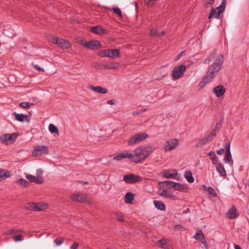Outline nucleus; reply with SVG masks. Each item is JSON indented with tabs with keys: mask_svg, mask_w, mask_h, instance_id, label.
Wrapping results in <instances>:
<instances>
[{
	"mask_svg": "<svg viewBox=\"0 0 249 249\" xmlns=\"http://www.w3.org/2000/svg\"><path fill=\"white\" fill-rule=\"evenodd\" d=\"M224 152V149L223 148H222V149L217 150V154L221 155L223 154Z\"/></svg>",
	"mask_w": 249,
	"mask_h": 249,
	"instance_id": "obj_60",
	"label": "nucleus"
},
{
	"mask_svg": "<svg viewBox=\"0 0 249 249\" xmlns=\"http://www.w3.org/2000/svg\"><path fill=\"white\" fill-rule=\"evenodd\" d=\"M89 88L91 90L98 93L106 94L108 92V90L107 89L101 86L94 87L93 86L90 85Z\"/></svg>",
	"mask_w": 249,
	"mask_h": 249,
	"instance_id": "obj_18",
	"label": "nucleus"
},
{
	"mask_svg": "<svg viewBox=\"0 0 249 249\" xmlns=\"http://www.w3.org/2000/svg\"><path fill=\"white\" fill-rule=\"evenodd\" d=\"M17 182L19 184H20L25 187H28L29 184V182L26 179H23V178H20V179H18L17 181Z\"/></svg>",
	"mask_w": 249,
	"mask_h": 249,
	"instance_id": "obj_37",
	"label": "nucleus"
},
{
	"mask_svg": "<svg viewBox=\"0 0 249 249\" xmlns=\"http://www.w3.org/2000/svg\"><path fill=\"white\" fill-rule=\"evenodd\" d=\"M17 135L16 133L6 134L0 137V141L5 144L13 143L16 140Z\"/></svg>",
	"mask_w": 249,
	"mask_h": 249,
	"instance_id": "obj_6",
	"label": "nucleus"
},
{
	"mask_svg": "<svg viewBox=\"0 0 249 249\" xmlns=\"http://www.w3.org/2000/svg\"><path fill=\"white\" fill-rule=\"evenodd\" d=\"M22 231H23L22 230H17V229H12V230H8V231H7L6 234H15V233H16L18 232H22Z\"/></svg>",
	"mask_w": 249,
	"mask_h": 249,
	"instance_id": "obj_46",
	"label": "nucleus"
},
{
	"mask_svg": "<svg viewBox=\"0 0 249 249\" xmlns=\"http://www.w3.org/2000/svg\"><path fill=\"white\" fill-rule=\"evenodd\" d=\"M81 45L91 50L97 49L101 47L100 42L98 40H91L89 42L82 41Z\"/></svg>",
	"mask_w": 249,
	"mask_h": 249,
	"instance_id": "obj_11",
	"label": "nucleus"
},
{
	"mask_svg": "<svg viewBox=\"0 0 249 249\" xmlns=\"http://www.w3.org/2000/svg\"><path fill=\"white\" fill-rule=\"evenodd\" d=\"M204 190L207 192L209 194L213 195V196H216V193L213 188L211 187L203 186Z\"/></svg>",
	"mask_w": 249,
	"mask_h": 249,
	"instance_id": "obj_33",
	"label": "nucleus"
},
{
	"mask_svg": "<svg viewBox=\"0 0 249 249\" xmlns=\"http://www.w3.org/2000/svg\"><path fill=\"white\" fill-rule=\"evenodd\" d=\"M158 244H159V246L160 247L164 248V249H168L167 248L165 247V246L167 244L166 239H162L158 241Z\"/></svg>",
	"mask_w": 249,
	"mask_h": 249,
	"instance_id": "obj_39",
	"label": "nucleus"
},
{
	"mask_svg": "<svg viewBox=\"0 0 249 249\" xmlns=\"http://www.w3.org/2000/svg\"><path fill=\"white\" fill-rule=\"evenodd\" d=\"M178 144L177 139H172L167 141L164 144V149L165 151H170L175 149Z\"/></svg>",
	"mask_w": 249,
	"mask_h": 249,
	"instance_id": "obj_10",
	"label": "nucleus"
},
{
	"mask_svg": "<svg viewBox=\"0 0 249 249\" xmlns=\"http://www.w3.org/2000/svg\"><path fill=\"white\" fill-rule=\"evenodd\" d=\"M208 155L210 157V159L211 160L217 158V156L214 151H210Z\"/></svg>",
	"mask_w": 249,
	"mask_h": 249,
	"instance_id": "obj_52",
	"label": "nucleus"
},
{
	"mask_svg": "<svg viewBox=\"0 0 249 249\" xmlns=\"http://www.w3.org/2000/svg\"><path fill=\"white\" fill-rule=\"evenodd\" d=\"M234 249H241V248L239 246H238V245H234Z\"/></svg>",
	"mask_w": 249,
	"mask_h": 249,
	"instance_id": "obj_63",
	"label": "nucleus"
},
{
	"mask_svg": "<svg viewBox=\"0 0 249 249\" xmlns=\"http://www.w3.org/2000/svg\"><path fill=\"white\" fill-rule=\"evenodd\" d=\"M175 182L167 180L163 182H160L159 183L160 185H162V186L166 187L168 188H174Z\"/></svg>",
	"mask_w": 249,
	"mask_h": 249,
	"instance_id": "obj_29",
	"label": "nucleus"
},
{
	"mask_svg": "<svg viewBox=\"0 0 249 249\" xmlns=\"http://www.w3.org/2000/svg\"><path fill=\"white\" fill-rule=\"evenodd\" d=\"M134 199V195L131 193H127L124 196V202L126 204H132Z\"/></svg>",
	"mask_w": 249,
	"mask_h": 249,
	"instance_id": "obj_25",
	"label": "nucleus"
},
{
	"mask_svg": "<svg viewBox=\"0 0 249 249\" xmlns=\"http://www.w3.org/2000/svg\"><path fill=\"white\" fill-rule=\"evenodd\" d=\"M90 31L93 33L98 35H107L108 33L107 30L103 28L100 26L92 27L90 29Z\"/></svg>",
	"mask_w": 249,
	"mask_h": 249,
	"instance_id": "obj_15",
	"label": "nucleus"
},
{
	"mask_svg": "<svg viewBox=\"0 0 249 249\" xmlns=\"http://www.w3.org/2000/svg\"><path fill=\"white\" fill-rule=\"evenodd\" d=\"M216 54V52H213L212 54H211L210 55V57H209L205 60L204 63L205 64L210 63V62L211 61V58H213L215 57Z\"/></svg>",
	"mask_w": 249,
	"mask_h": 249,
	"instance_id": "obj_47",
	"label": "nucleus"
},
{
	"mask_svg": "<svg viewBox=\"0 0 249 249\" xmlns=\"http://www.w3.org/2000/svg\"><path fill=\"white\" fill-rule=\"evenodd\" d=\"M160 195L170 199H174L175 198V196L172 194L170 193L165 190H163L161 192H160Z\"/></svg>",
	"mask_w": 249,
	"mask_h": 249,
	"instance_id": "obj_30",
	"label": "nucleus"
},
{
	"mask_svg": "<svg viewBox=\"0 0 249 249\" xmlns=\"http://www.w3.org/2000/svg\"><path fill=\"white\" fill-rule=\"evenodd\" d=\"M36 178H37L41 181V184H42L44 182V179L43 178L42 174L43 171L41 169H39L36 171Z\"/></svg>",
	"mask_w": 249,
	"mask_h": 249,
	"instance_id": "obj_35",
	"label": "nucleus"
},
{
	"mask_svg": "<svg viewBox=\"0 0 249 249\" xmlns=\"http://www.w3.org/2000/svg\"><path fill=\"white\" fill-rule=\"evenodd\" d=\"M216 171L218 172L221 177H225L227 176L226 171L221 164H219V165L215 167Z\"/></svg>",
	"mask_w": 249,
	"mask_h": 249,
	"instance_id": "obj_24",
	"label": "nucleus"
},
{
	"mask_svg": "<svg viewBox=\"0 0 249 249\" xmlns=\"http://www.w3.org/2000/svg\"><path fill=\"white\" fill-rule=\"evenodd\" d=\"M13 115L16 119L19 122H22L25 121L29 122L30 121V119L28 118V116L24 114L14 112Z\"/></svg>",
	"mask_w": 249,
	"mask_h": 249,
	"instance_id": "obj_20",
	"label": "nucleus"
},
{
	"mask_svg": "<svg viewBox=\"0 0 249 249\" xmlns=\"http://www.w3.org/2000/svg\"><path fill=\"white\" fill-rule=\"evenodd\" d=\"M98 55L102 57H109L110 58H119L120 57L119 49H106L98 52Z\"/></svg>",
	"mask_w": 249,
	"mask_h": 249,
	"instance_id": "obj_3",
	"label": "nucleus"
},
{
	"mask_svg": "<svg viewBox=\"0 0 249 249\" xmlns=\"http://www.w3.org/2000/svg\"><path fill=\"white\" fill-rule=\"evenodd\" d=\"M226 6L225 0H222V1L219 6L214 9L212 8L209 16V19H211L213 16L217 19L220 18V14L223 12Z\"/></svg>",
	"mask_w": 249,
	"mask_h": 249,
	"instance_id": "obj_5",
	"label": "nucleus"
},
{
	"mask_svg": "<svg viewBox=\"0 0 249 249\" xmlns=\"http://www.w3.org/2000/svg\"><path fill=\"white\" fill-rule=\"evenodd\" d=\"M123 180L127 183L134 184L142 180V178L133 174H129L124 176Z\"/></svg>",
	"mask_w": 249,
	"mask_h": 249,
	"instance_id": "obj_9",
	"label": "nucleus"
},
{
	"mask_svg": "<svg viewBox=\"0 0 249 249\" xmlns=\"http://www.w3.org/2000/svg\"><path fill=\"white\" fill-rule=\"evenodd\" d=\"M154 204L155 207L160 211H164L166 209L165 204L161 201L154 200Z\"/></svg>",
	"mask_w": 249,
	"mask_h": 249,
	"instance_id": "obj_23",
	"label": "nucleus"
},
{
	"mask_svg": "<svg viewBox=\"0 0 249 249\" xmlns=\"http://www.w3.org/2000/svg\"><path fill=\"white\" fill-rule=\"evenodd\" d=\"M184 177L189 182L192 183L194 181V178L193 177L191 171H185L184 173Z\"/></svg>",
	"mask_w": 249,
	"mask_h": 249,
	"instance_id": "obj_26",
	"label": "nucleus"
},
{
	"mask_svg": "<svg viewBox=\"0 0 249 249\" xmlns=\"http://www.w3.org/2000/svg\"><path fill=\"white\" fill-rule=\"evenodd\" d=\"M87 198V195L83 193H77L70 196V198L72 200L81 203L85 202Z\"/></svg>",
	"mask_w": 249,
	"mask_h": 249,
	"instance_id": "obj_13",
	"label": "nucleus"
},
{
	"mask_svg": "<svg viewBox=\"0 0 249 249\" xmlns=\"http://www.w3.org/2000/svg\"><path fill=\"white\" fill-rule=\"evenodd\" d=\"M226 92L225 88L222 85L216 86L213 89V92L216 97H220L224 95Z\"/></svg>",
	"mask_w": 249,
	"mask_h": 249,
	"instance_id": "obj_14",
	"label": "nucleus"
},
{
	"mask_svg": "<svg viewBox=\"0 0 249 249\" xmlns=\"http://www.w3.org/2000/svg\"><path fill=\"white\" fill-rule=\"evenodd\" d=\"M35 203H30L27 204V205L26 206V208L30 210L35 211Z\"/></svg>",
	"mask_w": 249,
	"mask_h": 249,
	"instance_id": "obj_50",
	"label": "nucleus"
},
{
	"mask_svg": "<svg viewBox=\"0 0 249 249\" xmlns=\"http://www.w3.org/2000/svg\"><path fill=\"white\" fill-rule=\"evenodd\" d=\"M208 143V141L206 140L204 138L202 139L199 140V141L196 143L197 147H202L204 145L207 144Z\"/></svg>",
	"mask_w": 249,
	"mask_h": 249,
	"instance_id": "obj_40",
	"label": "nucleus"
},
{
	"mask_svg": "<svg viewBox=\"0 0 249 249\" xmlns=\"http://www.w3.org/2000/svg\"><path fill=\"white\" fill-rule=\"evenodd\" d=\"M79 246V244L78 243H74L71 247L70 249H77Z\"/></svg>",
	"mask_w": 249,
	"mask_h": 249,
	"instance_id": "obj_59",
	"label": "nucleus"
},
{
	"mask_svg": "<svg viewBox=\"0 0 249 249\" xmlns=\"http://www.w3.org/2000/svg\"><path fill=\"white\" fill-rule=\"evenodd\" d=\"M115 214L118 221L120 222H124V215L121 212H117L115 213Z\"/></svg>",
	"mask_w": 249,
	"mask_h": 249,
	"instance_id": "obj_42",
	"label": "nucleus"
},
{
	"mask_svg": "<svg viewBox=\"0 0 249 249\" xmlns=\"http://www.w3.org/2000/svg\"><path fill=\"white\" fill-rule=\"evenodd\" d=\"M238 215L237 209L234 206L230 208L227 213V216L230 219H234L238 217Z\"/></svg>",
	"mask_w": 249,
	"mask_h": 249,
	"instance_id": "obj_17",
	"label": "nucleus"
},
{
	"mask_svg": "<svg viewBox=\"0 0 249 249\" xmlns=\"http://www.w3.org/2000/svg\"><path fill=\"white\" fill-rule=\"evenodd\" d=\"M49 130L52 133H59V130L58 128L53 124H50L49 125Z\"/></svg>",
	"mask_w": 249,
	"mask_h": 249,
	"instance_id": "obj_36",
	"label": "nucleus"
},
{
	"mask_svg": "<svg viewBox=\"0 0 249 249\" xmlns=\"http://www.w3.org/2000/svg\"><path fill=\"white\" fill-rule=\"evenodd\" d=\"M128 159L129 160V152H125L120 153L119 155L114 156L112 160H114L120 161L124 159Z\"/></svg>",
	"mask_w": 249,
	"mask_h": 249,
	"instance_id": "obj_19",
	"label": "nucleus"
},
{
	"mask_svg": "<svg viewBox=\"0 0 249 249\" xmlns=\"http://www.w3.org/2000/svg\"><path fill=\"white\" fill-rule=\"evenodd\" d=\"M157 34V30L153 28L151 29L150 33V36H156Z\"/></svg>",
	"mask_w": 249,
	"mask_h": 249,
	"instance_id": "obj_57",
	"label": "nucleus"
},
{
	"mask_svg": "<svg viewBox=\"0 0 249 249\" xmlns=\"http://www.w3.org/2000/svg\"><path fill=\"white\" fill-rule=\"evenodd\" d=\"M32 65L33 66V67L36 70L38 71H42V72H43L44 71V70L43 68H41L40 67H39V66L37 65H35V64H32Z\"/></svg>",
	"mask_w": 249,
	"mask_h": 249,
	"instance_id": "obj_55",
	"label": "nucleus"
},
{
	"mask_svg": "<svg viewBox=\"0 0 249 249\" xmlns=\"http://www.w3.org/2000/svg\"><path fill=\"white\" fill-rule=\"evenodd\" d=\"M224 160L226 163H228L231 165H233V162L231 158V153H225Z\"/></svg>",
	"mask_w": 249,
	"mask_h": 249,
	"instance_id": "obj_28",
	"label": "nucleus"
},
{
	"mask_svg": "<svg viewBox=\"0 0 249 249\" xmlns=\"http://www.w3.org/2000/svg\"><path fill=\"white\" fill-rule=\"evenodd\" d=\"M48 153L49 149L47 146L38 145L35 147L32 154L34 157H39L44 155H47Z\"/></svg>",
	"mask_w": 249,
	"mask_h": 249,
	"instance_id": "obj_8",
	"label": "nucleus"
},
{
	"mask_svg": "<svg viewBox=\"0 0 249 249\" xmlns=\"http://www.w3.org/2000/svg\"><path fill=\"white\" fill-rule=\"evenodd\" d=\"M32 105H33V103H30L27 102H22L19 104L20 107L23 108H27Z\"/></svg>",
	"mask_w": 249,
	"mask_h": 249,
	"instance_id": "obj_41",
	"label": "nucleus"
},
{
	"mask_svg": "<svg viewBox=\"0 0 249 249\" xmlns=\"http://www.w3.org/2000/svg\"><path fill=\"white\" fill-rule=\"evenodd\" d=\"M64 242L63 239L62 238H58L54 240V243L56 245L59 246L61 245Z\"/></svg>",
	"mask_w": 249,
	"mask_h": 249,
	"instance_id": "obj_51",
	"label": "nucleus"
},
{
	"mask_svg": "<svg viewBox=\"0 0 249 249\" xmlns=\"http://www.w3.org/2000/svg\"><path fill=\"white\" fill-rule=\"evenodd\" d=\"M26 177L28 179L32 182L36 183L37 184H41V181L38 180L36 177L29 174L26 175Z\"/></svg>",
	"mask_w": 249,
	"mask_h": 249,
	"instance_id": "obj_27",
	"label": "nucleus"
},
{
	"mask_svg": "<svg viewBox=\"0 0 249 249\" xmlns=\"http://www.w3.org/2000/svg\"><path fill=\"white\" fill-rule=\"evenodd\" d=\"M186 67L184 65H181L178 67H175L172 74V78L174 80H176L183 75L186 71Z\"/></svg>",
	"mask_w": 249,
	"mask_h": 249,
	"instance_id": "obj_7",
	"label": "nucleus"
},
{
	"mask_svg": "<svg viewBox=\"0 0 249 249\" xmlns=\"http://www.w3.org/2000/svg\"><path fill=\"white\" fill-rule=\"evenodd\" d=\"M171 173L170 170H166L163 172V176L166 178H175L178 175V173L176 170H172Z\"/></svg>",
	"mask_w": 249,
	"mask_h": 249,
	"instance_id": "obj_21",
	"label": "nucleus"
},
{
	"mask_svg": "<svg viewBox=\"0 0 249 249\" xmlns=\"http://www.w3.org/2000/svg\"><path fill=\"white\" fill-rule=\"evenodd\" d=\"M120 64L116 61H111L108 62L106 64H103L102 68L107 69H113L119 68Z\"/></svg>",
	"mask_w": 249,
	"mask_h": 249,
	"instance_id": "obj_16",
	"label": "nucleus"
},
{
	"mask_svg": "<svg viewBox=\"0 0 249 249\" xmlns=\"http://www.w3.org/2000/svg\"><path fill=\"white\" fill-rule=\"evenodd\" d=\"M164 33H165L164 32L162 31V32H160V33L158 34V36L159 37L161 36H162L163 35H164Z\"/></svg>",
	"mask_w": 249,
	"mask_h": 249,
	"instance_id": "obj_62",
	"label": "nucleus"
},
{
	"mask_svg": "<svg viewBox=\"0 0 249 249\" xmlns=\"http://www.w3.org/2000/svg\"><path fill=\"white\" fill-rule=\"evenodd\" d=\"M225 148L226 149V153H231L230 144L229 143H227L225 146Z\"/></svg>",
	"mask_w": 249,
	"mask_h": 249,
	"instance_id": "obj_58",
	"label": "nucleus"
},
{
	"mask_svg": "<svg viewBox=\"0 0 249 249\" xmlns=\"http://www.w3.org/2000/svg\"><path fill=\"white\" fill-rule=\"evenodd\" d=\"M11 174L9 171L5 169H0V181L9 178Z\"/></svg>",
	"mask_w": 249,
	"mask_h": 249,
	"instance_id": "obj_22",
	"label": "nucleus"
},
{
	"mask_svg": "<svg viewBox=\"0 0 249 249\" xmlns=\"http://www.w3.org/2000/svg\"><path fill=\"white\" fill-rule=\"evenodd\" d=\"M112 10L114 13H115L118 16V17H122V13L120 8H119L118 7H114L113 8Z\"/></svg>",
	"mask_w": 249,
	"mask_h": 249,
	"instance_id": "obj_43",
	"label": "nucleus"
},
{
	"mask_svg": "<svg viewBox=\"0 0 249 249\" xmlns=\"http://www.w3.org/2000/svg\"><path fill=\"white\" fill-rule=\"evenodd\" d=\"M196 240H202L205 238L204 235L202 231H198L194 236Z\"/></svg>",
	"mask_w": 249,
	"mask_h": 249,
	"instance_id": "obj_34",
	"label": "nucleus"
},
{
	"mask_svg": "<svg viewBox=\"0 0 249 249\" xmlns=\"http://www.w3.org/2000/svg\"><path fill=\"white\" fill-rule=\"evenodd\" d=\"M214 0H206L205 6L209 7L211 6L214 2Z\"/></svg>",
	"mask_w": 249,
	"mask_h": 249,
	"instance_id": "obj_54",
	"label": "nucleus"
},
{
	"mask_svg": "<svg viewBox=\"0 0 249 249\" xmlns=\"http://www.w3.org/2000/svg\"><path fill=\"white\" fill-rule=\"evenodd\" d=\"M216 132L217 131L216 129H214L207 137L204 138L205 139H206L207 141H208V143L211 142L215 137V136H216Z\"/></svg>",
	"mask_w": 249,
	"mask_h": 249,
	"instance_id": "obj_32",
	"label": "nucleus"
},
{
	"mask_svg": "<svg viewBox=\"0 0 249 249\" xmlns=\"http://www.w3.org/2000/svg\"><path fill=\"white\" fill-rule=\"evenodd\" d=\"M146 110H147V109H146V108L143 109L137 110L132 113V115L134 116H136L140 114H142V113L145 112Z\"/></svg>",
	"mask_w": 249,
	"mask_h": 249,
	"instance_id": "obj_44",
	"label": "nucleus"
},
{
	"mask_svg": "<svg viewBox=\"0 0 249 249\" xmlns=\"http://www.w3.org/2000/svg\"><path fill=\"white\" fill-rule=\"evenodd\" d=\"M35 211H40L47 207V205L46 204L35 203Z\"/></svg>",
	"mask_w": 249,
	"mask_h": 249,
	"instance_id": "obj_31",
	"label": "nucleus"
},
{
	"mask_svg": "<svg viewBox=\"0 0 249 249\" xmlns=\"http://www.w3.org/2000/svg\"><path fill=\"white\" fill-rule=\"evenodd\" d=\"M223 62V56L218 55L213 63L209 68L205 76L200 83V87L203 88L206 84L209 83L215 77L216 73H218L221 69Z\"/></svg>",
	"mask_w": 249,
	"mask_h": 249,
	"instance_id": "obj_2",
	"label": "nucleus"
},
{
	"mask_svg": "<svg viewBox=\"0 0 249 249\" xmlns=\"http://www.w3.org/2000/svg\"><path fill=\"white\" fill-rule=\"evenodd\" d=\"M52 41L53 43L57 44L59 47L63 49H68L71 47V44L70 42L68 40L63 38L54 37Z\"/></svg>",
	"mask_w": 249,
	"mask_h": 249,
	"instance_id": "obj_12",
	"label": "nucleus"
},
{
	"mask_svg": "<svg viewBox=\"0 0 249 249\" xmlns=\"http://www.w3.org/2000/svg\"><path fill=\"white\" fill-rule=\"evenodd\" d=\"M156 0H144L145 3L150 6H152L155 4Z\"/></svg>",
	"mask_w": 249,
	"mask_h": 249,
	"instance_id": "obj_49",
	"label": "nucleus"
},
{
	"mask_svg": "<svg viewBox=\"0 0 249 249\" xmlns=\"http://www.w3.org/2000/svg\"><path fill=\"white\" fill-rule=\"evenodd\" d=\"M174 184V188L176 190H178V191H182L184 189L185 187H184V185H183L182 184L175 182V184Z\"/></svg>",
	"mask_w": 249,
	"mask_h": 249,
	"instance_id": "obj_38",
	"label": "nucleus"
},
{
	"mask_svg": "<svg viewBox=\"0 0 249 249\" xmlns=\"http://www.w3.org/2000/svg\"><path fill=\"white\" fill-rule=\"evenodd\" d=\"M175 230L176 231H185L187 229L183 226L178 224V225H176L175 226Z\"/></svg>",
	"mask_w": 249,
	"mask_h": 249,
	"instance_id": "obj_45",
	"label": "nucleus"
},
{
	"mask_svg": "<svg viewBox=\"0 0 249 249\" xmlns=\"http://www.w3.org/2000/svg\"><path fill=\"white\" fill-rule=\"evenodd\" d=\"M155 148L152 145L141 146L136 148L133 153L129 152V160L134 163H139L145 160Z\"/></svg>",
	"mask_w": 249,
	"mask_h": 249,
	"instance_id": "obj_1",
	"label": "nucleus"
},
{
	"mask_svg": "<svg viewBox=\"0 0 249 249\" xmlns=\"http://www.w3.org/2000/svg\"><path fill=\"white\" fill-rule=\"evenodd\" d=\"M107 104L108 105H113L114 104V102L112 100H108L107 101Z\"/></svg>",
	"mask_w": 249,
	"mask_h": 249,
	"instance_id": "obj_61",
	"label": "nucleus"
},
{
	"mask_svg": "<svg viewBox=\"0 0 249 249\" xmlns=\"http://www.w3.org/2000/svg\"><path fill=\"white\" fill-rule=\"evenodd\" d=\"M148 135L145 133L137 134L131 136L128 141V145H133L138 144L145 140L148 137Z\"/></svg>",
	"mask_w": 249,
	"mask_h": 249,
	"instance_id": "obj_4",
	"label": "nucleus"
},
{
	"mask_svg": "<svg viewBox=\"0 0 249 249\" xmlns=\"http://www.w3.org/2000/svg\"><path fill=\"white\" fill-rule=\"evenodd\" d=\"M213 163L215 165V167H216V166H218V165H219V164H221V162L219 161L217 157L215 159H214L212 160H211Z\"/></svg>",
	"mask_w": 249,
	"mask_h": 249,
	"instance_id": "obj_53",
	"label": "nucleus"
},
{
	"mask_svg": "<svg viewBox=\"0 0 249 249\" xmlns=\"http://www.w3.org/2000/svg\"><path fill=\"white\" fill-rule=\"evenodd\" d=\"M248 185L249 186V180L248 181Z\"/></svg>",
	"mask_w": 249,
	"mask_h": 249,
	"instance_id": "obj_64",
	"label": "nucleus"
},
{
	"mask_svg": "<svg viewBox=\"0 0 249 249\" xmlns=\"http://www.w3.org/2000/svg\"><path fill=\"white\" fill-rule=\"evenodd\" d=\"M13 239L16 242L21 241L23 240V237L21 235L19 234L18 235L14 236Z\"/></svg>",
	"mask_w": 249,
	"mask_h": 249,
	"instance_id": "obj_48",
	"label": "nucleus"
},
{
	"mask_svg": "<svg viewBox=\"0 0 249 249\" xmlns=\"http://www.w3.org/2000/svg\"><path fill=\"white\" fill-rule=\"evenodd\" d=\"M201 243L204 245L205 248L206 249H209V246H208V245L207 244V241L205 239V238H204V239H203L201 241Z\"/></svg>",
	"mask_w": 249,
	"mask_h": 249,
	"instance_id": "obj_56",
	"label": "nucleus"
}]
</instances>
